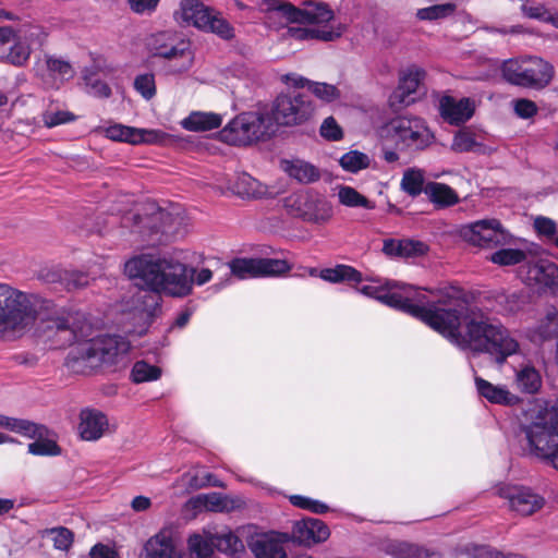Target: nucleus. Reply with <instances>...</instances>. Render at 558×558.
Returning <instances> with one entry per match:
<instances>
[{"label":"nucleus","mask_w":558,"mask_h":558,"mask_svg":"<svg viewBox=\"0 0 558 558\" xmlns=\"http://www.w3.org/2000/svg\"><path fill=\"white\" fill-rule=\"evenodd\" d=\"M502 75L512 85L542 90L554 80L555 68L541 57L526 56L506 61Z\"/></svg>","instance_id":"0eeeda50"},{"label":"nucleus","mask_w":558,"mask_h":558,"mask_svg":"<svg viewBox=\"0 0 558 558\" xmlns=\"http://www.w3.org/2000/svg\"><path fill=\"white\" fill-rule=\"evenodd\" d=\"M37 32V27H31L28 35L24 38L15 34L14 45L9 50H4L1 60L16 66L24 65L31 57V47L26 41L35 36Z\"/></svg>","instance_id":"cd10ccee"},{"label":"nucleus","mask_w":558,"mask_h":558,"mask_svg":"<svg viewBox=\"0 0 558 558\" xmlns=\"http://www.w3.org/2000/svg\"><path fill=\"white\" fill-rule=\"evenodd\" d=\"M369 157L361 151L352 150L344 154L340 159L341 167L350 172H357L369 167Z\"/></svg>","instance_id":"c03bdc74"},{"label":"nucleus","mask_w":558,"mask_h":558,"mask_svg":"<svg viewBox=\"0 0 558 558\" xmlns=\"http://www.w3.org/2000/svg\"><path fill=\"white\" fill-rule=\"evenodd\" d=\"M134 88L145 99H151L156 95V83L154 74L145 73L137 75L134 80Z\"/></svg>","instance_id":"603ef678"},{"label":"nucleus","mask_w":558,"mask_h":558,"mask_svg":"<svg viewBox=\"0 0 558 558\" xmlns=\"http://www.w3.org/2000/svg\"><path fill=\"white\" fill-rule=\"evenodd\" d=\"M274 132L270 119L260 113H244L232 120L221 132V137L233 145H248Z\"/></svg>","instance_id":"9d476101"},{"label":"nucleus","mask_w":558,"mask_h":558,"mask_svg":"<svg viewBox=\"0 0 558 558\" xmlns=\"http://www.w3.org/2000/svg\"><path fill=\"white\" fill-rule=\"evenodd\" d=\"M522 12L525 16L530 19H536L542 21H547L549 19V13L544 5H522Z\"/></svg>","instance_id":"338daca9"},{"label":"nucleus","mask_w":558,"mask_h":558,"mask_svg":"<svg viewBox=\"0 0 558 558\" xmlns=\"http://www.w3.org/2000/svg\"><path fill=\"white\" fill-rule=\"evenodd\" d=\"M441 117L451 124H460L469 120L473 112V104L468 98L454 99L444 96L439 101Z\"/></svg>","instance_id":"5701e85b"},{"label":"nucleus","mask_w":558,"mask_h":558,"mask_svg":"<svg viewBox=\"0 0 558 558\" xmlns=\"http://www.w3.org/2000/svg\"><path fill=\"white\" fill-rule=\"evenodd\" d=\"M416 290L403 282L387 281L381 303L418 318L462 350L496 355L498 363L519 350L508 330L482 308L469 305L459 288L430 291L435 301L427 306L414 303L424 301Z\"/></svg>","instance_id":"f257e3e1"},{"label":"nucleus","mask_w":558,"mask_h":558,"mask_svg":"<svg viewBox=\"0 0 558 558\" xmlns=\"http://www.w3.org/2000/svg\"><path fill=\"white\" fill-rule=\"evenodd\" d=\"M477 146L473 135L469 132H459L452 142V149L454 151H472Z\"/></svg>","instance_id":"bf43d9fd"},{"label":"nucleus","mask_w":558,"mask_h":558,"mask_svg":"<svg viewBox=\"0 0 558 558\" xmlns=\"http://www.w3.org/2000/svg\"><path fill=\"white\" fill-rule=\"evenodd\" d=\"M140 558H183V553L169 532L160 531L147 539Z\"/></svg>","instance_id":"aec40b11"},{"label":"nucleus","mask_w":558,"mask_h":558,"mask_svg":"<svg viewBox=\"0 0 558 558\" xmlns=\"http://www.w3.org/2000/svg\"><path fill=\"white\" fill-rule=\"evenodd\" d=\"M290 500L294 506L300 507L302 509H308L315 513H324L328 510V507L325 504H322L317 500H312L306 497L296 495L292 496Z\"/></svg>","instance_id":"052dcab7"},{"label":"nucleus","mask_w":558,"mask_h":558,"mask_svg":"<svg viewBox=\"0 0 558 558\" xmlns=\"http://www.w3.org/2000/svg\"><path fill=\"white\" fill-rule=\"evenodd\" d=\"M425 194L432 203L439 207H449L459 203V196L449 185L429 182L425 185Z\"/></svg>","instance_id":"2f4dec72"},{"label":"nucleus","mask_w":558,"mask_h":558,"mask_svg":"<svg viewBox=\"0 0 558 558\" xmlns=\"http://www.w3.org/2000/svg\"><path fill=\"white\" fill-rule=\"evenodd\" d=\"M345 27L342 24L331 26L330 28H313V27H290L288 34L291 38L298 40L319 39L323 41H333L341 37Z\"/></svg>","instance_id":"bb28decb"},{"label":"nucleus","mask_w":558,"mask_h":558,"mask_svg":"<svg viewBox=\"0 0 558 558\" xmlns=\"http://www.w3.org/2000/svg\"><path fill=\"white\" fill-rule=\"evenodd\" d=\"M424 171L417 168H409L403 173L400 186L403 192L415 197L424 191Z\"/></svg>","instance_id":"f704fd0d"},{"label":"nucleus","mask_w":558,"mask_h":558,"mask_svg":"<svg viewBox=\"0 0 558 558\" xmlns=\"http://www.w3.org/2000/svg\"><path fill=\"white\" fill-rule=\"evenodd\" d=\"M319 277L328 282L338 283L344 280L360 282L361 272L347 265H338L335 268H325L319 271Z\"/></svg>","instance_id":"72a5a7b5"},{"label":"nucleus","mask_w":558,"mask_h":558,"mask_svg":"<svg viewBox=\"0 0 558 558\" xmlns=\"http://www.w3.org/2000/svg\"><path fill=\"white\" fill-rule=\"evenodd\" d=\"M0 427L32 439L41 437L46 432V427L43 425H38L28 420L10 417L2 414H0Z\"/></svg>","instance_id":"7c9ffc66"},{"label":"nucleus","mask_w":558,"mask_h":558,"mask_svg":"<svg viewBox=\"0 0 558 558\" xmlns=\"http://www.w3.org/2000/svg\"><path fill=\"white\" fill-rule=\"evenodd\" d=\"M461 236L472 245L493 247L509 243L510 234L497 219H483L461 228Z\"/></svg>","instance_id":"ddd939ff"},{"label":"nucleus","mask_w":558,"mask_h":558,"mask_svg":"<svg viewBox=\"0 0 558 558\" xmlns=\"http://www.w3.org/2000/svg\"><path fill=\"white\" fill-rule=\"evenodd\" d=\"M45 435L37 437L38 440L28 445V452L34 456H59L61 453L60 447L53 440L44 439Z\"/></svg>","instance_id":"de8ad7c7"},{"label":"nucleus","mask_w":558,"mask_h":558,"mask_svg":"<svg viewBox=\"0 0 558 558\" xmlns=\"http://www.w3.org/2000/svg\"><path fill=\"white\" fill-rule=\"evenodd\" d=\"M320 135L328 141L342 138V130L332 117H328L320 125Z\"/></svg>","instance_id":"4d7b16f0"},{"label":"nucleus","mask_w":558,"mask_h":558,"mask_svg":"<svg viewBox=\"0 0 558 558\" xmlns=\"http://www.w3.org/2000/svg\"><path fill=\"white\" fill-rule=\"evenodd\" d=\"M189 504L194 509H206L214 512H230L241 507L238 498H231L220 493L203 494L192 498Z\"/></svg>","instance_id":"b1692460"},{"label":"nucleus","mask_w":558,"mask_h":558,"mask_svg":"<svg viewBox=\"0 0 558 558\" xmlns=\"http://www.w3.org/2000/svg\"><path fill=\"white\" fill-rule=\"evenodd\" d=\"M524 281L539 289H548L558 294V266L548 259H537L521 269Z\"/></svg>","instance_id":"f3484780"},{"label":"nucleus","mask_w":558,"mask_h":558,"mask_svg":"<svg viewBox=\"0 0 558 558\" xmlns=\"http://www.w3.org/2000/svg\"><path fill=\"white\" fill-rule=\"evenodd\" d=\"M310 90L319 99L324 101H332L340 95L339 90L335 85L327 83L312 82L310 83Z\"/></svg>","instance_id":"6e6d98bb"},{"label":"nucleus","mask_w":558,"mask_h":558,"mask_svg":"<svg viewBox=\"0 0 558 558\" xmlns=\"http://www.w3.org/2000/svg\"><path fill=\"white\" fill-rule=\"evenodd\" d=\"M74 120L75 116L66 110H47L43 114V122L47 128H54Z\"/></svg>","instance_id":"864d4df0"},{"label":"nucleus","mask_w":558,"mask_h":558,"mask_svg":"<svg viewBox=\"0 0 558 558\" xmlns=\"http://www.w3.org/2000/svg\"><path fill=\"white\" fill-rule=\"evenodd\" d=\"M339 202L348 207H363L367 209L375 208V204L360 194L355 189L342 185L338 190Z\"/></svg>","instance_id":"e433bc0d"},{"label":"nucleus","mask_w":558,"mask_h":558,"mask_svg":"<svg viewBox=\"0 0 558 558\" xmlns=\"http://www.w3.org/2000/svg\"><path fill=\"white\" fill-rule=\"evenodd\" d=\"M39 534L41 538L51 541L56 549L63 551L69 550L74 537L73 533L64 526L45 529Z\"/></svg>","instance_id":"c9c22d12"},{"label":"nucleus","mask_w":558,"mask_h":558,"mask_svg":"<svg viewBox=\"0 0 558 558\" xmlns=\"http://www.w3.org/2000/svg\"><path fill=\"white\" fill-rule=\"evenodd\" d=\"M534 227L541 235L550 239L556 238V223L554 222V220L545 217H537L534 220Z\"/></svg>","instance_id":"e2e57ef3"},{"label":"nucleus","mask_w":558,"mask_h":558,"mask_svg":"<svg viewBox=\"0 0 558 558\" xmlns=\"http://www.w3.org/2000/svg\"><path fill=\"white\" fill-rule=\"evenodd\" d=\"M106 137L129 144H160L168 138V134L158 130H146L126 126L123 124H113L102 130Z\"/></svg>","instance_id":"6ab92c4d"},{"label":"nucleus","mask_w":558,"mask_h":558,"mask_svg":"<svg viewBox=\"0 0 558 558\" xmlns=\"http://www.w3.org/2000/svg\"><path fill=\"white\" fill-rule=\"evenodd\" d=\"M330 535L328 526L318 519H305L293 525L292 536L301 545L323 543Z\"/></svg>","instance_id":"412c9836"},{"label":"nucleus","mask_w":558,"mask_h":558,"mask_svg":"<svg viewBox=\"0 0 558 558\" xmlns=\"http://www.w3.org/2000/svg\"><path fill=\"white\" fill-rule=\"evenodd\" d=\"M150 209L144 217L137 214L125 216L124 226H129V221L133 220L134 231L150 245L161 244L183 234L186 223L179 207L155 208L151 206Z\"/></svg>","instance_id":"20e7f679"},{"label":"nucleus","mask_w":558,"mask_h":558,"mask_svg":"<svg viewBox=\"0 0 558 558\" xmlns=\"http://www.w3.org/2000/svg\"><path fill=\"white\" fill-rule=\"evenodd\" d=\"M541 340H546L558 336V311L548 310L545 317L542 318L534 330Z\"/></svg>","instance_id":"ea45409f"},{"label":"nucleus","mask_w":558,"mask_h":558,"mask_svg":"<svg viewBox=\"0 0 558 558\" xmlns=\"http://www.w3.org/2000/svg\"><path fill=\"white\" fill-rule=\"evenodd\" d=\"M475 385L478 393L492 403L513 405L519 402V398L505 386L493 385L481 377H475Z\"/></svg>","instance_id":"393cba45"},{"label":"nucleus","mask_w":558,"mask_h":558,"mask_svg":"<svg viewBox=\"0 0 558 558\" xmlns=\"http://www.w3.org/2000/svg\"><path fill=\"white\" fill-rule=\"evenodd\" d=\"M281 169L288 173L290 178L303 184L316 182L320 178V172L317 167L301 159L282 160Z\"/></svg>","instance_id":"a878e982"},{"label":"nucleus","mask_w":558,"mask_h":558,"mask_svg":"<svg viewBox=\"0 0 558 558\" xmlns=\"http://www.w3.org/2000/svg\"><path fill=\"white\" fill-rule=\"evenodd\" d=\"M235 192L246 197H260L265 193V187L257 180L244 173L236 180Z\"/></svg>","instance_id":"37998d69"},{"label":"nucleus","mask_w":558,"mask_h":558,"mask_svg":"<svg viewBox=\"0 0 558 558\" xmlns=\"http://www.w3.org/2000/svg\"><path fill=\"white\" fill-rule=\"evenodd\" d=\"M194 269L171 256L141 254L126 260L124 272L131 279H138L149 291L140 292L135 299L134 319L140 325L138 335L145 332L160 308L159 293L170 296H185L193 286Z\"/></svg>","instance_id":"f03ea898"},{"label":"nucleus","mask_w":558,"mask_h":558,"mask_svg":"<svg viewBox=\"0 0 558 558\" xmlns=\"http://www.w3.org/2000/svg\"><path fill=\"white\" fill-rule=\"evenodd\" d=\"M222 119L219 114L210 112H192L181 121L183 129L192 132H205L217 129L221 125Z\"/></svg>","instance_id":"c756f323"},{"label":"nucleus","mask_w":558,"mask_h":558,"mask_svg":"<svg viewBox=\"0 0 558 558\" xmlns=\"http://www.w3.org/2000/svg\"><path fill=\"white\" fill-rule=\"evenodd\" d=\"M413 100L414 99L411 97V94L405 93L400 87H397L389 97V104L395 109L409 106Z\"/></svg>","instance_id":"0e129e2a"},{"label":"nucleus","mask_w":558,"mask_h":558,"mask_svg":"<svg viewBox=\"0 0 558 558\" xmlns=\"http://www.w3.org/2000/svg\"><path fill=\"white\" fill-rule=\"evenodd\" d=\"M89 555L90 558H118L114 550L101 544L95 545Z\"/></svg>","instance_id":"774afa93"},{"label":"nucleus","mask_w":558,"mask_h":558,"mask_svg":"<svg viewBox=\"0 0 558 558\" xmlns=\"http://www.w3.org/2000/svg\"><path fill=\"white\" fill-rule=\"evenodd\" d=\"M314 113V106L305 94L292 92L277 97L272 117L281 125H299L308 121Z\"/></svg>","instance_id":"f8f14e48"},{"label":"nucleus","mask_w":558,"mask_h":558,"mask_svg":"<svg viewBox=\"0 0 558 558\" xmlns=\"http://www.w3.org/2000/svg\"><path fill=\"white\" fill-rule=\"evenodd\" d=\"M35 314L29 295L0 283V331L19 337L34 324Z\"/></svg>","instance_id":"423d86ee"},{"label":"nucleus","mask_w":558,"mask_h":558,"mask_svg":"<svg viewBox=\"0 0 558 558\" xmlns=\"http://www.w3.org/2000/svg\"><path fill=\"white\" fill-rule=\"evenodd\" d=\"M61 283L68 291L83 289L89 284L87 275L78 271H61L59 275Z\"/></svg>","instance_id":"09e8293b"},{"label":"nucleus","mask_w":558,"mask_h":558,"mask_svg":"<svg viewBox=\"0 0 558 558\" xmlns=\"http://www.w3.org/2000/svg\"><path fill=\"white\" fill-rule=\"evenodd\" d=\"M522 430L530 453L558 471V410L538 411Z\"/></svg>","instance_id":"39448f33"},{"label":"nucleus","mask_w":558,"mask_h":558,"mask_svg":"<svg viewBox=\"0 0 558 558\" xmlns=\"http://www.w3.org/2000/svg\"><path fill=\"white\" fill-rule=\"evenodd\" d=\"M158 2L159 0H128L131 10L137 14L154 11Z\"/></svg>","instance_id":"69168bd1"},{"label":"nucleus","mask_w":558,"mask_h":558,"mask_svg":"<svg viewBox=\"0 0 558 558\" xmlns=\"http://www.w3.org/2000/svg\"><path fill=\"white\" fill-rule=\"evenodd\" d=\"M380 550L393 558H423L424 551L416 545L403 541H385Z\"/></svg>","instance_id":"473e14b6"},{"label":"nucleus","mask_w":558,"mask_h":558,"mask_svg":"<svg viewBox=\"0 0 558 558\" xmlns=\"http://www.w3.org/2000/svg\"><path fill=\"white\" fill-rule=\"evenodd\" d=\"M116 430L107 415L99 410L85 408L78 414L77 433L82 440L97 441Z\"/></svg>","instance_id":"a211bd4d"},{"label":"nucleus","mask_w":558,"mask_h":558,"mask_svg":"<svg viewBox=\"0 0 558 558\" xmlns=\"http://www.w3.org/2000/svg\"><path fill=\"white\" fill-rule=\"evenodd\" d=\"M87 93L98 98H109L111 96L110 86L96 75L86 76Z\"/></svg>","instance_id":"5fc2aeb1"},{"label":"nucleus","mask_w":558,"mask_h":558,"mask_svg":"<svg viewBox=\"0 0 558 558\" xmlns=\"http://www.w3.org/2000/svg\"><path fill=\"white\" fill-rule=\"evenodd\" d=\"M499 496L508 501L511 511L526 517L541 510L545 499L524 486H506L499 489Z\"/></svg>","instance_id":"dca6fc26"},{"label":"nucleus","mask_w":558,"mask_h":558,"mask_svg":"<svg viewBox=\"0 0 558 558\" xmlns=\"http://www.w3.org/2000/svg\"><path fill=\"white\" fill-rule=\"evenodd\" d=\"M514 385L520 392L533 395L541 389L542 377L534 366L522 365L515 371Z\"/></svg>","instance_id":"c85d7f7f"},{"label":"nucleus","mask_w":558,"mask_h":558,"mask_svg":"<svg viewBox=\"0 0 558 558\" xmlns=\"http://www.w3.org/2000/svg\"><path fill=\"white\" fill-rule=\"evenodd\" d=\"M189 547L197 558H210L215 547L214 536L195 534L189 538Z\"/></svg>","instance_id":"79ce46f5"},{"label":"nucleus","mask_w":558,"mask_h":558,"mask_svg":"<svg viewBox=\"0 0 558 558\" xmlns=\"http://www.w3.org/2000/svg\"><path fill=\"white\" fill-rule=\"evenodd\" d=\"M179 46H167V45H159L155 46L153 48L154 54L158 57H162L166 59H175V58H182L184 60V63L182 65L181 70H187L192 63V56L191 52L187 50L186 45L182 43Z\"/></svg>","instance_id":"58836bf2"},{"label":"nucleus","mask_w":558,"mask_h":558,"mask_svg":"<svg viewBox=\"0 0 558 558\" xmlns=\"http://www.w3.org/2000/svg\"><path fill=\"white\" fill-rule=\"evenodd\" d=\"M41 330L48 339L60 345L77 344L70 353L75 362L90 367L101 363L113 364L128 354L130 343L122 337L102 336L90 338L94 331L87 315L76 310H60L41 319Z\"/></svg>","instance_id":"7ed1b4c3"},{"label":"nucleus","mask_w":558,"mask_h":558,"mask_svg":"<svg viewBox=\"0 0 558 558\" xmlns=\"http://www.w3.org/2000/svg\"><path fill=\"white\" fill-rule=\"evenodd\" d=\"M424 75L425 72L418 68L409 69L408 72L401 77L398 87L412 95L417 90Z\"/></svg>","instance_id":"3c124183"},{"label":"nucleus","mask_w":558,"mask_h":558,"mask_svg":"<svg viewBox=\"0 0 558 558\" xmlns=\"http://www.w3.org/2000/svg\"><path fill=\"white\" fill-rule=\"evenodd\" d=\"M175 17L183 26H194L199 31L213 33L223 40L234 37V28L221 13L205 7L199 1H182Z\"/></svg>","instance_id":"1a4fd4ad"},{"label":"nucleus","mask_w":558,"mask_h":558,"mask_svg":"<svg viewBox=\"0 0 558 558\" xmlns=\"http://www.w3.org/2000/svg\"><path fill=\"white\" fill-rule=\"evenodd\" d=\"M161 369L155 365H150L145 361H138L132 368V379L134 383H145L156 380L160 377Z\"/></svg>","instance_id":"a18cd8bd"},{"label":"nucleus","mask_w":558,"mask_h":558,"mask_svg":"<svg viewBox=\"0 0 558 558\" xmlns=\"http://www.w3.org/2000/svg\"><path fill=\"white\" fill-rule=\"evenodd\" d=\"M215 547L227 555H235L244 550L243 542L231 531L215 534Z\"/></svg>","instance_id":"4c0bfd02"},{"label":"nucleus","mask_w":558,"mask_h":558,"mask_svg":"<svg viewBox=\"0 0 558 558\" xmlns=\"http://www.w3.org/2000/svg\"><path fill=\"white\" fill-rule=\"evenodd\" d=\"M289 539L287 534L267 533L257 536L250 544L255 558H287L283 544Z\"/></svg>","instance_id":"4be33fe9"},{"label":"nucleus","mask_w":558,"mask_h":558,"mask_svg":"<svg viewBox=\"0 0 558 558\" xmlns=\"http://www.w3.org/2000/svg\"><path fill=\"white\" fill-rule=\"evenodd\" d=\"M46 65L49 73L60 78L61 81L70 80L74 76V70L69 61L56 58V57H47Z\"/></svg>","instance_id":"49530a36"},{"label":"nucleus","mask_w":558,"mask_h":558,"mask_svg":"<svg viewBox=\"0 0 558 558\" xmlns=\"http://www.w3.org/2000/svg\"><path fill=\"white\" fill-rule=\"evenodd\" d=\"M515 114L522 119L532 118L537 113V106L533 100L521 98L512 101Z\"/></svg>","instance_id":"13d9d810"},{"label":"nucleus","mask_w":558,"mask_h":558,"mask_svg":"<svg viewBox=\"0 0 558 558\" xmlns=\"http://www.w3.org/2000/svg\"><path fill=\"white\" fill-rule=\"evenodd\" d=\"M303 4V9L295 8L289 3L280 4L275 9L292 23L320 25L332 21L335 17L333 11L326 3L306 1Z\"/></svg>","instance_id":"2eb2a0df"},{"label":"nucleus","mask_w":558,"mask_h":558,"mask_svg":"<svg viewBox=\"0 0 558 558\" xmlns=\"http://www.w3.org/2000/svg\"><path fill=\"white\" fill-rule=\"evenodd\" d=\"M284 207L290 215L315 225H325L333 216L331 203L310 191L291 194L284 199Z\"/></svg>","instance_id":"9b49d317"},{"label":"nucleus","mask_w":558,"mask_h":558,"mask_svg":"<svg viewBox=\"0 0 558 558\" xmlns=\"http://www.w3.org/2000/svg\"><path fill=\"white\" fill-rule=\"evenodd\" d=\"M231 272L239 279L280 276L290 270L284 259L276 258H236L230 263Z\"/></svg>","instance_id":"4468645a"},{"label":"nucleus","mask_w":558,"mask_h":558,"mask_svg":"<svg viewBox=\"0 0 558 558\" xmlns=\"http://www.w3.org/2000/svg\"><path fill=\"white\" fill-rule=\"evenodd\" d=\"M427 246L420 241L402 240V257H415L425 254Z\"/></svg>","instance_id":"680f3d73"},{"label":"nucleus","mask_w":558,"mask_h":558,"mask_svg":"<svg viewBox=\"0 0 558 558\" xmlns=\"http://www.w3.org/2000/svg\"><path fill=\"white\" fill-rule=\"evenodd\" d=\"M456 11V4L444 3L435 4L428 8L418 9L416 17L420 21H437L452 15Z\"/></svg>","instance_id":"a19ab883"},{"label":"nucleus","mask_w":558,"mask_h":558,"mask_svg":"<svg viewBox=\"0 0 558 558\" xmlns=\"http://www.w3.org/2000/svg\"><path fill=\"white\" fill-rule=\"evenodd\" d=\"M524 258L525 253L523 251L513 248L500 250L495 252L490 257L493 263L501 266L515 265L523 262Z\"/></svg>","instance_id":"8fccbe9b"},{"label":"nucleus","mask_w":558,"mask_h":558,"mask_svg":"<svg viewBox=\"0 0 558 558\" xmlns=\"http://www.w3.org/2000/svg\"><path fill=\"white\" fill-rule=\"evenodd\" d=\"M380 135L399 149L421 150L429 146L434 140L423 119L408 116L390 120L381 128Z\"/></svg>","instance_id":"6e6552de"}]
</instances>
